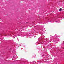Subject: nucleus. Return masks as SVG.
I'll use <instances>...</instances> for the list:
<instances>
[{
  "label": "nucleus",
  "mask_w": 64,
  "mask_h": 64,
  "mask_svg": "<svg viewBox=\"0 0 64 64\" xmlns=\"http://www.w3.org/2000/svg\"><path fill=\"white\" fill-rule=\"evenodd\" d=\"M59 11H62V8H60V9L59 10Z\"/></svg>",
  "instance_id": "1"
}]
</instances>
